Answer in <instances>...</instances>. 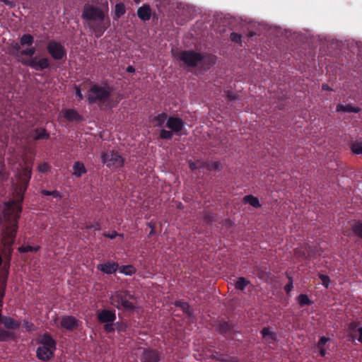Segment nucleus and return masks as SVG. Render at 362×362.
Returning a JSON list of instances; mask_svg holds the SVG:
<instances>
[{"label":"nucleus","mask_w":362,"mask_h":362,"mask_svg":"<svg viewBox=\"0 0 362 362\" xmlns=\"http://www.w3.org/2000/svg\"><path fill=\"white\" fill-rule=\"evenodd\" d=\"M2 241L4 250L2 251L4 257V263L0 271L1 279H8L10 268V262L13 252L12 245L14 244L18 229V215L9 214L8 212L3 213Z\"/></svg>","instance_id":"f257e3e1"},{"label":"nucleus","mask_w":362,"mask_h":362,"mask_svg":"<svg viewBox=\"0 0 362 362\" xmlns=\"http://www.w3.org/2000/svg\"><path fill=\"white\" fill-rule=\"evenodd\" d=\"M31 176L32 168L30 167L25 166L21 170L18 177L20 183L16 188V199L5 204L3 213L8 212L9 214L21 216L24 194L27 190Z\"/></svg>","instance_id":"f03ea898"},{"label":"nucleus","mask_w":362,"mask_h":362,"mask_svg":"<svg viewBox=\"0 0 362 362\" xmlns=\"http://www.w3.org/2000/svg\"><path fill=\"white\" fill-rule=\"evenodd\" d=\"M110 303L117 309L124 311H133L136 309V298L127 290L114 292L110 298Z\"/></svg>","instance_id":"7ed1b4c3"},{"label":"nucleus","mask_w":362,"mask_h":362,"mask_svg":"<svg viewBox=\"0 0 362 362\" xmlns=\"http://www.w3.org/2000/svg\"><path fill=\"white\" fill-rule=\"evenodd\" d=\"M180 61L188 67H196L200 64L206 65V69L215 64V59L213 57H209L207 59L201 53L194 50H183L178 53Z\"/></svg>","instance_id":"20e7f679"},{"label":"nucleus","mask_w":362,"mask_h":362,"mask_svg":"<svg viewBox=\"0 0 362 362\" xmlns=\"http://www.w3.org/2000/svg\"><path fill=\"white\" fill-rule=\"evenodd\" d=\"M40 346L37 348L36 356L42 361L51 360L57 349V342L48 332L44 333L38 340Z\"/></svg>","instance_id":"39448f33"},{"label":"nucleus","mask_w":362,"mask_h":362,"mask_svg":"<svg viewBox=\"0 0 362 362\" xmlns=\"http://www.w3.org/2000/svg\"><path fill=\"white\" fill-rule=\"evenodd\" d=\"M112 93V88L106 84L105 86L95 83L88 90L87 100L88 104L98 103L103 105L106 103Z\"/></svg>","instance_id":"423d86ee"},{"label":"nucleus","mask_w":362,"mask_h":362,"mask_svg":"<svg viewBox=\"0 0 362 362\" xmlns=\"http://www.w3.org/2000/svg\"><path fill=\"white\" fill-rule=\"evenodd\" d=\"M47 51L55 61H65L67 52L64 45L59 41L52 40L47 45Z\"/></svg>","instance_id":"0eeeda50"},{"label":"nucleus","mask_w":362,"mask_h":362,"mask_svg":"<svg viewBox=\"0 0 362 362\" xmlns=\"http://www.w3.org/2000/svg\"><path fill=\"white\" fill-rule=\"evenodd\" d=\"M101 158L107 168L113 170L122 168L124 163V158L114 151L103 153Z\"/></svg>","instance_id":"6e6552de"},{"label":"nucleus","mask_w":362,"mask_h":362,"mask_svg":"<svg viewBox=\"0 0 362 362\" xmlns=\"http://www.w3.org/2000/svg\"><path fill=\"white\" fill-rule=\"evenodd\" d=\"M82 18L87 21H98L102 22L104 21L105 15L101 8L86 4L83 8Z\"/></svg>","instance_id":"1a4fd4ad"},{"label":"nucleus","mask_w":362,"mask_h":362,"mask_svg":"<svg viewBox=\"0 0 362 362\" xmlns=\"http://www.w3.org/2000/svg\"><path fill=\"white\" fill-rule=\"evenodd\" d=\"M21 62L25 66H30V68L36 71H42L49 67V60L47 57H42L37 60V57L34 58H30L26 59H22Z\"/></svg>","instance_id":"9d476101"},{"label":"nucleus","mask_w":362,"mask_h":362,"mask_svg":"<svg viewBox=\"0 0 362 362\" xmlns=\"http://www.w3.org/2000/svg\"><path fill=\"white\" fill-rule=\"evenodd\" d=\"M140 359L141 362H160L161 353L155 349H144Z\"/></svg>","instance_id":"9b49d317"},{"label":"nucleus","mask_w":362,"mask_h":362,"mask_svg":"<svg viewBox=\"0 0 362 362\" xmlns=\"http://www.w3.org/2000/svg\"><path fill=\"white\" fill-rule=\"evenodd\" d=\"M79 320L71 315H63L60 322V327L69 331H73L79 326Z\"/></svg>","instance_id":"f8f14e48"},{"label":"nucleus","mask_w":362,"mask_h":362,"mask_svg":"<svg viewBox=\"0 0 362 362\" xmlns=\"http://www.w3.org/2000/svg\"><path fill=\"white\" fill-rule=\"evenodd\" d=\"M166 127L173 132L178 134L185 127V122L179 117L170 116L167 119Z\"/></svg>","instance_id":"ddd939ff"},{"label":"nucleus","mask_w":362,"mask_h":362,"mask_svg":"<svg viewBox=\"0 0 362 362\" xmlns=\"http://www.w3.org/2000/svg\"><path fill=\"white\" fill-rule=\"evenodd\" d=\"M98 320L101 323L114 322L116 320L115 310L103 309L97 313Z\"/></svg>","instance_id":"4468645a"},{"label":"nucleus","mask_w":362,"mask_h":362,"mask_svg":"<svg viewBox=\"0 0 362 362\" xmlns=\"http://www.w3.org/2000/svg\"><path fill=\"white\" fill-rule=\"evenodd\" d=\"M119 269V264L112 261H107L97 265V269L105 274H115Z\"/></svg>","instance_id":"2eb2a0df"},{"label":"nucleus","mask_w":362,"mask_h":362,"mask_svg":"<svg viewBox=\"0 0 362 362\" xmlns=\"http://www.w3.org/2000/svg\"><path fill=\"white\" fill-rule=\"evenodd\" d=\"M63 116L64 119L70 122H81L83 120V117L73 108L64 110Z\"/></svg>","instance_id":"dca6fc26"},{"label":"nucleus","mask_w":362,"mask_h":362,"mask_svg":"<svg viewBox=\"0 0 362 362\" xmlns=\"http://www.w3.org/2000/svg\"><path fill=\"white\" fill-rule=\"evenodd\" d=\"M1 324L7 329H17L21 325V322L16 321L11 317L4 316L0 313V325Z\"/></svg>","instance_id":"f3484780"},{"label":"nucleus","mask_w":362,"mask_h":362,"mask_svg":"<svg viewBox=\"0 0 362 362\" xmlns=\"http://www.w3.org/2000/svg\"><path fill=\"white\" fill-rule=\"evenodd\" d=\"M137 16L141 20L144 21L150 20L151 16V9L150 6L148 4H144L139 7L137 10Z\"/></svg>","instance_id":"a211bd4d"},{"label":"nucleus","mask_w":362,"mask_h":362,"mask_svg":"<svg viewBox=\"0 0 362 362\" xmlns=\"http://www.w3.org/2000/svg\"><path fill=\"white\" fill-rule=\"evenodd\" d=\"M233 328V325L228 322L222 321L218 325V331L221 334L226 337L232 334Z\"/></svg>","instance_id":"6ab92c4d"},{"label":"nucleus","mask_w":362,"mask_h":362,"mask_svg":"<svg viewBox=\"0 0 362 362\" xmlns=\"http://www.w3.org/2000/svg\"><path fill=\"white\" fill-rule=\"evenodd\" d=\"M174 305L175 307L181 308L183 313L186 314L189 317L193 315L194 310L190 308V305L187 302L183 300H176L174 303Z\"/></svg>","instance_id":"aec40b11"},{"label":"nucleus","mask_w":362,"mask_h":362,"mask_svg":"<svg viewBox=\"0 0 362 362\" xmlns=\"http://www.w3.org/2000/svg\"><path fill=\"white\" fill-rule=\"evenodd\" d=\"M329 341V338L322 336L318 340L316 348L318 349L320 355L322 357H325L327 354V349L325 348V344Z\"/></svg>","instance_id":"412c9836"},{"label":"nucleus","mask_w":362,"mask_h":362,"mask_svg":"<svg viewBox=\"0 0 362 362\" xmlns=\"http://www.w3.org/2000/svg\"><path fill=\"white\" fill-rule=\"evenodd\" d=\"M49 133L45 128L37 127L34 130L33 139L35 141L49 139Z\"/></svg>","instance_id":"4be33fe9"},{"label":"nucleus","mask_w":362,"mask_h":362,"mask_svg":"<svg viewBox=\"0 0 362 362\" xmlns=\"http://www.w3.org/2000/svg\"><path fill=\"white\" fill-rule=\"evenodd\" d=\"M361 109L358 107H354L352 106L350 104H347V105H342V104H339L337 106V112H355V113H358L359 112H361Z\"/></svg>","instance_id":"5701e85b"},{"label":"nucleus","mask_w":362,"mask_h":362,"mask_svg":"<svg viewBox=\"0 0 362 362\" xmlns=\"http://www.w3.org/2000/svg\"><path fill=\"white\" fill-rule=\"evenodd\" d=\"M73 174L77 177H81L83 174L86 173V169L84 164L80 161H76L74 163L73 165Z\"/></svg>","instance_id":"b1692460"},{"label":"nucleus","mask_w":362,"mask_h":362,"mask_svg":"<svg viewBox=\"0 0 362 362\" xmlns=\"http://www.w3.org/2000/svg\"><path fill=\"white\" fill-rule=\"evenodd\" d=\"M359 325L360 322L358 321H352L347 325V330L349 332L348 337H350L352 340L356 339L354 333L357 332V329L359 328Z\"/></svg>","instance_id":"393cba45"},{"label":"nucleus","mask_w":362,"mask_h":362,"mask_svg":"<svg viewBox=\"0 0 362 362\" xmlns=\"http://www.w3.org/2000/svg\"><path fill=\"white\" fill-rule=\"evenodd\" d=\"M243 202L244 203L249 204L252 206L257 209L260 208L262 206L258 198L251 194L244 197Z\"/></svg>","instance_id":"a878e982"},{"label":"nucleus","mask_w":362,"mask_h":362,"mask_svg":"<svg viewBox=\"0 0 362 362\" xmlns=\"http://www.w3.org/2000/svg\"><path fill=\"white\" fill-rule=\"evenodd\" d=\"M107 25H105L103 21H99L96 25L93 26V32L97 37H100L103 35L105 30L107 29Z\"/></svg>","instance_id":"bb28decb"},{"label":"nucleus","mask_w":362,"mask_h":362,"mask_svg":"<svg viewBox=\"0 0 362 362\" xmlns=\"http://www.w3.org/2000/svg\"><path fill=\"white\" fill-rule=\"evenodd\" d=\"M34 42V37L30 34H24L20 38V43L22 47L32 46Z\"/></svg>","instance_id":"cd10ccee"},{"label":"nucleus","mask_w":362,"mask_h":362,"mask_svg":"<svg viewBox=\"0 0 362 362\" xmlns=\"http://www.w3.org/2000/svg\"><path fill=\"white\" fill-rule=\"evenodd\" d=\"M168 119V115L165 112H162L157 116L154 117L153 119V122H156L154 124L156 127H162Z\"/></svg>","instance_id":"c85d7f7f"},{"label":"nucleus","mask_w":362,"mask_h":362,"mask_svg":"<svg viewBox=\"0 0 362 362\" xmlns=\"http://www.w3.org/2000/svg\"><path fill=\"white\" fill-rule=\"evenodd\" d=\"M119 271L120 273L127 275L131 276L136 273V269L135 267L131 264L129 265H122L121 267L119 266Z\"/></svg>","instance_id":"c756f323"},{"label":"nucleus","mask_w":362,"mask_h":362,"mask_svg":"<svg viewBox=\"0 0 362 362\" xmlns=\"http://www.w3.org/2000/svg\"><path fill=\"white\" fill-rule=\"evenodd\" d=\"M297 302L300 306L303 307L306 305H310L313 304V301L309 298L307 294L301 293L297 297Z\"/></svg>","instance_id":"7c9ffc66"},{"label":"nucleus","mask_w":362,"mask_h":362,"mask_svg":"<svg viewBox=\"0 0 362 362\" xmlns=\"http://www.w3.org/2000/svg\"><path fill=\"white\" fill-rule=\"evenodd\" d=\"M0 313H1L3 307V299L5 296V289L6 286L7 279L0 278Z\"/></svg>","instance_id":"2f4dec72"},{"label":"nucleus","mask_w":362,"mask_h":362,"mask_svg":"<svg viewBox=\"0 0 362 362\" xmlns=\"http://www.w3.org/2000/svg\"><path fill=\"white\" fill-rule=\"evenodd\" d=\"M351 230L353 233L362 239V221H358L351 225Z\"/></svg>","instance_id":"473e14b6"},{"label":"nucleus","mask_w":362,"mask_h":362,"mask_svg":"<svg viewBox=\"0 0 362 362\" xmlns=\"http://www.w3.org/2000/svg\"><path fill=\"white\" fill-rule=\"evenodd\" d=\"M250 283V281L245 277H239L235 284V287L238 290L243 291Z\"/></svg>","instance_id":"72a5a7b5"},{"label":"nucleus","mask_w":362,"mask_h":362,"mask_svg":"<svg viewBox=\"0 0 362 362\" xmlns=\"http://www.w3.org/2000/svg\"><path fill=\"white\" fill-rule=\"evenodd\" d=\"M125 6L123 3H118L115 5V18H119L125 13Z\"/></svg>","instance_id":"f704fd0d"},{"label":"nucleus","mask_w":362,"mask_h":362,"mask_svg":"<svg viewBox=\"0 0 362 362\" xmlns=\"http://www.w3.org/2000/svg\"><path fill=\"white\" fill-rule=\"evenodd\" d=\"M14 334L10 331L0 329V341H6L10 339H13Z\"/></svg>","instance_id":"c9c22d12"},{"label":"nucleus","mask_w":362,"mask_h":362,"mask_svg":"<svg viewBox=\"0 0 362 362\" xmlns=\"http://www.w3.org/2000/svg\"><path fill=\"white\" fill-rule=\"evenodd\" d=\"M261 334L263 338L269 337L272 340H275L276 334L272 332L269 327H264L261 330Z\"/></svg>","instance_id":"e433bc0d"},{"label":"nucleus","mask_w":362,"mask_h":362,"mask_svg":"<svg viewBox=\"0 0 362 362\" xmlns=\"http://www.w3.org/2000/svg\"><path fill=\"white\" fill-rule=\"evenodd\" d=\"M160 138L162 139H171L173 136V132L170 130H166L165 129H162L160 131Z\"/></svg>","instance_id":"4c0bfd02"},{"label":"nucleus","mask_w":362,"mask_h":362,"mask_svg":"<svg viewBox=\"0 0 362 362\" xmlns=\"http://www.w3.org/2000/svg\"><path fill=\"white\" fill-rule=\"evenodd\" d=\"M101 228L100 224L98 222L95 223H87L84 227H82L81 229L83 230H100Z\"/></svg>","instance_id":"58836bf2"},{"label":"nucleus","mask_w":362,"mask_h":362,"mask_svg":"<svg viewBox=\"0 0 362 362\" xmlns=\"http://www.w3.org/2000/svg\"><path fill=\"white\" fill-rule=\"evenodd\" d=\"M351 151L355 154H362V142H355L351 145Z\"/></svg>","instance_id":"ea45409f"},{"label":"nucleus","mask_w":362,"mask_h":362,"mask_svg":"<svg viewBox=\"0 0 362 362\" xmlns=\"http://www.w3.org/2000/svg\"><path fill=\"white\" fill-rule=\"evenodd\" d=\"M286 276L288 279V282L284 286V290L286 292V293H289L293 288V277L289 274L286 273Z\"/></svg>","instance_id":"a19ab883"},{"label":"nucleus","mask_w":362,"mask_h":362,"mask_svg":"<svg viewBox=\"0 0 362 362\" xmlns=\"http://www.w3.org/2000/svg\"><path fill=\"white\" fill-rule=\"evenodd\" d=\"M36 49L34 47L30 46V47L21 51V54L33 58V56L35 54Z\"/></svg>","instance_id":"79ce46f5"},{"label":"nucleus","mask_w":362,"mask_h":362,"mask_svg":"<svg viewBox=\"0 0 362 362\" xmlns=\"http://www.w3.org/2000/svg\"><path fill=\"white\" fill-rule=\"evenodd\" d=\"M320 279L322 281V284L325 287L328 288L330 284V279L328 276L319 274L318 275Z\"/></svg>","instance_id":"37998d69"},{"label":"nucleus","mask_w":362,"mask_h":362,"mask_svg":"<svg viewBox=\"0 0 362 362\" xmlns=\"http://www.w3.org/2000/svg\"><path fill=\"white\" fill-rule=\"evenodd\" d=\"M8 175L6 173L4 165L0 162V181H4L8 179Z\"/></svg>","instance_id":"c03bdc74"},{"label":"nucleus","mask_w":362,"mask_h":362,"mask_svg":"<svg viewBox=\"0 0 362 362\" xmlns=\"http://www.w3.org/2000/svg\"><path fill=\"white\" fill-rule=\"evenodd\" d=\"M18 250L21 253L28 252H36L37 248H35L30 245L22 246L18 248Z\"/></svg>","instance_id":"a18cd8bd"},{"label":"nucleus","mask_w":362,"mask_h":362,"mask_svg":"<svg viewBox=\"0 0 362 362\" xmlns=\"http://www.w3.org/2000/svg\"><path fill=\"white\" fill-rule=\"evenodd\" d=\"M220 167V163L218 161L211 162V163H209L206 165V169L208 170H218Z\"/></svg>","instance_id":"49530a36"},{"label":"nucleus","mask_w":362,"mask_h":362,"mask_svg":"<svg viewBox=\"0 0 362 362\" xmlns=\"http://www.w3.org/2000/svg\"><path fill=\"white\" fill-rule=\"evenodd\" d=\"M241 38H242L241 35H240L237 33L233 32L230 34V40L232 42L241 44V42H242Z\"/></svg>","instance_id":"de8ad7c7"},{"label":"nucleus","mask_w":362,"mask_h":362,"mask_svg":"<svg viewBox=\"0 0 362 362\" xmlns=\"http://www.w3.org/2000/svg\"><path fill=\"white\" fill-rule=\"evenodd\" d=\"M37 169L40 173H45L49 170L50 166L47 163H43L38 165Z\"/></svg>","instance_id":"09e8293b"},{"label":"nucleus","mask_w":362,"mask_h":362,"mask_svg":"<svg viewBox=\"0 0 362 362\" xmlns=\"http://www.w3.org/2000/svg\"><path fill=\"white\" fill-rule=\"evenodd\" d=\"M104 329L107 333H112L115 331V328L113 327V322L105 323Z\"/></svg>","instance_id":"8fccbe9b"},{"label":"nucleus","mask_w":362,"mask_h":362,"mask_svg":"<svg viewBox=\"0 0 362 362\" xmlns=\"http://www.w3.org/2000/svg\"><path fill=\"white\" fill-rule=\"evenodd\" d=\"M204 218L207 223H211L214 221V215L211 213H206Z\"/></svg>","instance_id":"3c124183"},{"label":"nucleus","mask_w":362,"mask_h":362,"mask_svg":"<svg viewBox=\"0 0 362 362\" xmlns=\"http://www.w3.org/2000/svg\"><path fill=\"white\" fill-rule=\"evenodd\" d=\"M75 94L78 100L81 101L83 99V95L81 93V88L77 86H75Z\"/></svg>","instance_id":"603ef678"},{"label":"nucleus","mask_w":362,"mask_h":362,"mask_svg":"<svg viewBox=\"0 0 362 362\" xmlns=\"http://www.w3.org/2000/svg\"><path fill=\"white\" fill-rule=\"evenodd\" d=\"M226 98L230 101H234L238 99V96L233 92L228 90L226 92Z\"/></svg>","instance_id":"864d4df0"},{"label":"nucleus","mask_w":362,"mask_h":362,"mask_svg":"<svg viewBox=\"0 0 362 362\" xmlns=\"http://www.w3.org/2000/svg\"><path fill=\"white\" fill-rule=\"evenodd\" d=\"M23 325L25 329L28 332L33 331L35 329V325L33 323L29 322L28 321H25Z\"/></svg>","instance_id":"5fc2aeb1"},{"label":"nucleus","mask_w":362,"mask_h":362,"mask_svg":"<svg viewBox=\"0 0 362 362\" xmlns=\"http://www.w3.org/2000/svg\"><path fill=\"white\" fill-rule=\"evenodd\" d=\"M147 226L151 228V231L149 233L148 236H151L156 233L155 224L152 221H151L147 223Z\"/></svg>","instance_id":"6e6d98bb"},{"label":"nucleus","mask_w":362,"mask_h":362,"mask_svg":"<svg viewBox=\"0 0 362 362\" xmlns=\"http://www.w3.org/2000/svg\"><path fill=\"white\" fill-rule=\"evenodd\" d=\"M189 168L192 171H194V170H195L197 169H199L197 161V162H193L192 160H189Z\"/></svg>","instance_id":"4d7b16f0"},{"label":"nucleus","mask_w":362,"mask_h":362,"mask_svg":"<svg viewBox=\"0 0 362 362\" xmlns=\"http://www.w3.org/2000/svg\"><path fill=\"white\" fill-rule=\"evenodd\" d=\"M103 235L105 237H106V238H110V239H115L118 235V233L116 231H113L111 233H105L103 234Z\"/></svg>","instance_id":"13d9d810"},{"label":"nucleus","mask_w":362,"mask_h":362,"mask_svg":"<svg viewBox=\"0 0 362 362\" xmlns=\"http://www.w3.org/2000/svg\"><path fill=\"white\" fill-rule=\"evenodd\" d=\"M50 196H52L54 198H59V199H60L62 197L61 193L57 190L52 191V194Z\"/></svg>","instance_id":"bf43d9fd"},{"label":"nucleus","mask_w":362,"mask_h":362,"mask_svg":"<svg viewBox=\"0 0 362 362\" xmlns=\"http://www.w3.org/2000/svg\"><path fill=\"white\" fill-rule=\"evenodd\" d=\"M357 332H358V337L357 338V340L362 344V327H359L357 329Z\"/></svg>","instance_id":"052dcab7"},{"label":"nucleus","mask_w":362,"mask_h":362,"mask_svg":"<svg viewBox=\"0 0 362 362\" xmlns=\"http://www.w3.org/2000/svg\"><path fill=\"white\" fill-rule=\"evenodd\" d=\"M197 163H198L199 169V168H206V165H208V163L204 162V161H200V160H197Z\"/></svg>","instance_id":"680f3d73"},{"label":"nucleus","mask_w":362,"mask_h":362,"mask_svg":"<svg viewBox=\"0 0 362 362\" xmlns=\"http://www.w3.org/2000/svg\"><path fill=\"white\" fill-rule=\"evenodd\" d=\"M41 193L44 196H50L51 194H52V191H49V190H47V189H42L41 191Z\"/></svg>","instance_id":"e2e57ef3"},{"label":"nucleus","mask_w":362,"mask_h":362,"mask_svg":"<svg viewBox=\"0 0 362 362\" xmlns=\"http://www.w3.org/2000/svg\"><path fill=\"white\" fill-rule=\"evenodd\" d=\"M264 274H267V272L265 271L259 270V272H258V276L260 279H263L264 276Z\"/></svg>","instance_id":"0e129e2a"},{"label":"nucleus","mask_w":362,"mask_h":362,"mask_svg":"<svg viewBox=\"0 0 362 362\" xmlns=\"http://www.w3.org/2000/svg\"><path fill=\"white\" fill-rule=\"evenodd\" d=\"M127 71L129 73H134L135 71V69L132 66H128L127 68Z\"/></svg>","instance_id":"69168bd1"},{"label":"nucleus","mask_w":362,"mask_h":362,"mask_svg":"<svg viewBox=\"0 0 362 362\" xmlns=\"http://www.w3.org/2000/svg\"><path fill=\"white\" fill-rule=\"evenodd\" d=\"M295 254L297 255V256H303V257H305V254L304 252H302L301 254V252H300L299 250H296L295 251Z\"/></svg>","instance_id":"338daca9"},{"label":"nucleus","mask_w":362,"mask_h":362,"mask_svg":"<svg viewBox=\"0 0 362 362\" xmlns=\"http://www.w3.org/2000/svg\"><path fill=\"white\" fill-rule=\"evenodd\" d=\"M322 88L324 90H331V88H329V86L327 84H322Z\"/></svg>","instance_id":"774afa93"}]
</instances>
